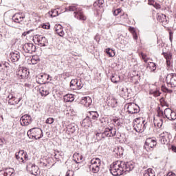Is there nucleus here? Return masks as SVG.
<instances>
[{
  "instance_id": "obj_1",
  "label": "nucleus",
  "mask_w": 176,
  "mask_h": 176,
  "mask_svg": "<svg viewBox=\"0 0 176 176\" xmlns=\"http://www.w3.org/2000/svg\"><path fill=\"white\" fill-rule=\"evenodd\" d=\"M65 12H74L75 19L77 20H80L81 21H86L87 18L85 16L83 13V10L82 8L78 6L76 4H72L69 7L65 8Z\"/></svg>"
},
{
  "instance_id": "obj_2",
  "label": "nucleus",
  "mask_w": 176,
  "mask_h": 176,
  "mask_svg": "<svg viewBox=\"0 0 176 176\" xmlns=\"http://www.w3.org/2000/svg\"><path fill=\"white\" fill-rule=\"evenodd\" d=\"M116 135V129L110 126L109 128H106L103 131H99L96 133V138L98 141H101L102 138H105L106 137H114Z\"/></svg>"
},
{
  "instance_id": "obj_3",
  "label": "nucleus",
  "mask_w": 176,
  "mask_h": 176,
  "mask_svg": "<svg viewBox=\"0 0 176 176\" xmlns=\"http://www.w3.org/2000/svg\"><path fill=\"white\" fill-rule=\"evenodd\" d=\"M133 130L136 133H144L146 126H148V122L144 120L142 118H138L133 120Z\"/></svg>"
},
{
  "instance_id": "obj_4",
  "label": "nucleus",
  "mask_w": 176,
  "mask_h": 176,
  "mask_svg": "<svg viewBox=\"0 0 176 176\" xmlns=\"http://www.w3.org/2000/svg\"><path fill=\"white\" fill-rule=\"evenodd\" d=\"M110 173L113 176L123 175L124 172L121 161H117L111 165Z\"/></svg>"
},
{
  "instance_id": "obj_5",
  "label": "nucleus",
  "mask_w": 176,
  "mask_h": 176,
  "mask_svg": "<svg viewBox=\"0 0 176 176\" xmlns=\"http://www.w3.org/2000/svg\"><path fill=\"white\" fill-rule=\"evenodd\" d=\"M29 138H35V140H41L43 137V131L41 128H32L28 131L27 133Z\"/></svg>"
},
{
  "instance_id": "obj_6",
  "label": "nucleus",
  "mask_w": 176,
  "mask_h": 176,
  "mask_svg": "<svg viewBox=\"0 0 176 176\" xmlns=\"http://www.w3.org/2000/svg\"><path fill=\"white\" fill-rule=\"evenodd\" d=\"M101 166V160L99 158H93L91 160V165L89 166L90 170L94 174H97L100 171Z\"/></svg>"
},
{
  "instance_id": "obj_7",
  "label": "nucleus",
  "mask_w": 176,
  "mask_h": 176,
  "mask_svg": "<svg viewBox=\"0 0 176 176\" xmlns=\"http://www.w3.org/2000/svg\"><path fill=\"white\" fill-rule=\"evenodd\" d=\"M157 145V142L155 139L148 138L146 140V142L144 143V148L147 151V152H149L153 149L154 146H156Z\"/></svg>"
},
{
  "instance_id": "obj_8",
  "label": "nucleus",
  "mask_w": 176,
  "mask_h": 176,
  "mask_svg": "<svg viewBox=\"0 0 176 176\" xmlns=\"http://www.w3.org/2000/svg\"><path fill=\"white\" fill-rule=\"evenodd\" d=\"M16 75L18 79H25L30 75V72L25 67H19L16 72Z\"/></svg>"
},
{
  "instance_id": "obj_9",
  "label": "nucleus",
  "mask_w": 176,
  "mask_h": 176,
  "mask_svg": "<svg viewBox=\"0 0 176 176\" xmlns=\"http://www.w3.org/2000/svg\"><path fill=\"white\" fill-rule=\"evenodd\" d=\"M166 82L170 87H176V74H168L166 77Z\"/></svg>"
},
{
  "instance_id": "obj_10",
  "label": "nucleus",
  "mask_w": 176,
  "mask_h": 176,
  "mask_svg": "<svg viewBox=\"0 0 176 176\" xmlns=\"http://www.w3.org/2000/svg\"><path fill=\"white\" fill-rule=\"evenodd\" d=\"M15 157L17 160L21 162V163H25L28 160V154L24 152L23 150H21L15 153Z\"/></svg>"
},
{
  "instance_id": "obj_11",
  "label": "nucleus",
  "mask_w": 176,
  "mask_h": 176,
  "mask_svg": "<svg viewBox=\"0 0 176 176\" xmlns=\"http://www.w3.org/2000/svg\"><path fill=\"white\" fill-rule=\"evenodd\" d=\"M23 50L25 53L32 54L34 52L36 51V46H35L34 43H28L23 46Z\"/></svg>"
},
{
  "instance_id": "obj_12",
  "label": "nucleus",
  "mask_w": 176,
  "mask_h": 176,
  "mask_svg": "<svg viewBox=\"0 0 176 176\" xmlns=\"http://www.w3.org/2000/svg\"><path fill=\"white\" fill-rule=\"evenodd\" d=\"M34 39H36L39 46L45 47L49 44V40L42 35H36Z\"/></svg>"
},
{
  "instance_id": "obj_13",
  "label": "nucleus",
  "mask_w": 176,
  "mask_h": 176,
  "mask_svg": "<svg viewBox=\"0 0 176 176\" xmlns=\"http://www.w3.org/2000/svg\"><path fill=\"white\" fill-rule=\"evenodd\" d=\"M126 108L128 109V112L129 113H138L140 112V107L137 105L135 103H128L126 104Z\"/></svg>"
},
{
  "instance_id": "obj_14",
  "label": "nucleus",
  "mask_w": 176,
  "mask_h": 176,
  "mask_svg": "<svg viewBox=\"0 0 176 176\" xmlns=\"http://www.w3.org/2000/svg\"><path fill=\"white\" fill-rule=\"evenodd\" d=\"M20 123L21 126H28L32 123L31 116L24 115L21 118Z\"/></svg>"
},
{
  "instance_id": "obj_15",
  "label": "nucleus",
  "mask_w": 176,
  "mask_h": 176,
  "mask_svg": "<svg viewBox=\"0 0 176 176\" xmlns=\"http://www.w3.org/2000/svg\"><path fill=\"white\" fill-rule=\"evenodd\" d=\"M26 168L28 171H30V173L32 174V175H36V174H38V170H39L38 166L32 164L31 162H29L27 164Z\"/></svg>"
},
{
  "instance_id": "obj_16",
  "label": "nucleus",
  "mask_w": 176,
  "mask_h": 176,
  "mask_svg": "<svg viewBox=\"0 0 176 176\" xmlns=\"http://www.w3.org/2000/svg\"><path fill=\"white\" fill-rule=\"evenodd\" d=\"M121 167H122L123 173L134 170V164H133L132 162H124L123 161H121Z\"/></svg>"
},
{
  "instance_id": "obj_17",
  "label": "nucleus",
  "mask_w": 176,
  "mask_h": 176,
  "mask_svg": "<svg viewBox=\"0 0 176 176\" xmlns=\"http://www.w3.org/2000/svg\"><path fill=\"white\" fill-rule=\"evenodd\" d=\"M0 176H14V169L13 168H6L0 170Z\"/></svg>"
},
{
  "instance_id": "obj_18",
  "label": "nucleus",
  "mask_w": 176,
  "mask_h": 176,
  "mask_svg": "<svg viewBox=\"0 0 176 176\" xmlns=\"http://www.w3.org/2000/svg\"><path fill=\"white\" fill-rule=\"evenodd\" d=\"M170 137H171V135L168 132H164L160 134V141L161 144H163L164 145L166 144L167 141L170 140Z\"/></svg>"
},
{
  "instance_id": "obj_19",
  "label": "nucleus",
  "mask_w": 176,
  "mask_h": 176,
  "mask_svg": "<svg viewBox=\"0 0 176 176\" xmlns=\"http://www.w3.org/2000/svg\"><path fill=\"white\" fill-rule=\"evenodd\" d=\"M10 60L12 63H17L20 60V53L19 51H14L10 54Z\"/></svg>"
},
{
  "instance_id": "obj_20",
  "label": "nucleus",
  "mask_w": 176,
  "mask_h": 176,
  "mask_svg": "<svg viewBox=\"0 0 176 176\" xmlns=\"http://www.w3.org/2000/svg\"><path fill=\"white\" fill-rule=\"evenodd\" d=\"M157 21H160V23H162V25L164 27L165 25H167L168 23V21L167 20V16L164 14H160L157 16Z\"/></svg>"
},
{
  "instance_id": "obj_21",
  "label": "nucleus",
  "mask_w": 176,
  "mask_h": 176,
  "mask_svg": "<svg viewBox=\"0 0 176 176\" xmlns=\"http://www.w3.org/2000/svg\"><path fill=\"white\" fill-rule=\"evenodd\" d=\"M50 78V75L47 74H41L38 76V78L36 80L37 83L39 85H43L47 80H49V78Z\"/></svg>"
},
{
  "instance_id": "obj_22",
  "label": "nucleus",
  "mask_w": 176,
  "mask_h": 176,
  "mask_svg": "<svg viewBox=\"0 0 176 176\" xmlns=\"http://www.w3.org/2000/svg\"><path fill=\"white\" fill-rule=\"evenodd\" d=\"M107 104L109 107H111V108H116L118 107V100H116V98H113V96H109L107 98Z\"/></svg>"
},
{
  "instance_id": "obj_23",
  "label": "nucleus",
  "mask_w": 176,
  "mask_h": 176,
  "mask_svg": "<svg viewBox=\"0 0 176 176\" xmlns=\"http://www.w3.org/2000/svg\"><path fill=\"white\" fill-rule=\"evenodd\" d=\"M162 54L166 59V65L168 68H170L172 60H173V55H171L170 53H166V52H163Z\"/></svg>"
},
{
  "instance_id": "obj_24",
  "label": "nucleus",
  "mask_w": 176,
  "mask_h": 176,
  "mask_svg": "<svg viewBox=\"0 0 176 176\" xmlns=\"http://www.w3.org/2000/svg\"><path fill=\"white\" fill-rule=\"evenodd\" d=\"M25 19V16H21L20 13L15 14L12 16V20L14 23H17L18 24H20L23 20Z\"/></svg>"
},
{
  "instance_id": "obj_25",
  "label": "nucleus",
  "mask_w": 176,
  "mask_h": 176,
  "mask_svg": "<svg viewBox=\"0 0 176 176\" xmlns=\"http://www.w3.org/2000/svg\"><path fill=\"white\" fill-rule=\"evenodd\" d=\"M93 102V100H91V98L89 96H86L82 98L81 103L85 104V107L87 108L90 107Z\"/></svg>"
},
{
  "instance_id": "obj_26",
  "label": "nucleus",
  "mask_w": 176,
  "mask_h": 176,
  "mask_svg": "<svg viewBox=\"0 0 176 176\" xmlns=\"http://www.w3.org/2000/svg\"><path fill=\"white\" fill-rule=\"evenodd\" d=\"M89 116H88L92 123L93 122H96V120H97V119H98V117L100 116V115H98V113L97 111H89Z\"/></svg>"
},
{
  "instance_id": "obj_27",
  "label": "nucleus",
  "mask_w": 176,
  "mask_h": 176,
  "mask_svg": "<svg viewBox=\"0 0 176 176\" xmlns=\"http://www.w3.org/2000/svg\"><path fill=\"white\" fill-rule=\"evenodd\" d=\"M91 120L88 116H87V117L81 122V126L82 127H90V126H91Z\"/></svg>"
},
{
  "instance_id": "obj_28",
  "label": "nucleus",
  "mask_w": 176,
  "mask_h": 176,
  "mask_svg": "<svg viewBox=\"0 0 176 176\" xmlns=\"http://www.w3.org/2000/svg\"><path fill=\"white\" fill-rule=\"evenodd\" d=\"M55 32L59 35V36H64V30L61 25H56L55 26Z\"/></svg>"
},
{
  "instance_id": "obj_29",
  "label": "nucleus",
  "mask_w": 176,
  "mask_h": 176,
  "mask_svg": "<svg viewBox=\"0 0 176 176\" xmlns=\"http://www.w3.org/2000/svg\"><path fill=\"white\" fill-rule=\"evenodd\" d=\"M118 87H119V93H120L121 96L124 97L129 96V89L122 86H118Z\"/></svg>"
},
{
  "instance_id": "obj_30",
  "label": "nucleus",
  "mask_w": 176,
  "mask_h": 176,
  "mask_svg": "<svg viewBox=\"0 0 176 176\" xmlns=\"http://www.w3.org/2000/svg\"><path fill=\"white\" fill-rule=\"evenodd\" d=\"M76 129H78V126L75 124H70L67 126V131L72 134L76 131Z\"/></svg>"
},
{
  "instance_id": "obj_31",
  "label": "nucleus",
  "mask_w": 176,
  "mask_h": 176,
  "mask_svg": "<svg viewBox=\"0 0 176 176\" xmlns=\"http://www.w3.org/2000/svg\"><path fill=\"white\" fill-rule=\"evenodd\" d=\"M63 98L66 102H72L75 100L74 95L69 94L65 95Z\"/></svg>"
},
{
  "instance_id": "obj_32",
  "label": "nucleus",
  "mask_w": 176,
  "mask_h": 176,
  "mask_svg": "<svg viewBox=\"0 0 176 176\" xmlns=\"http://www.w3.org/2000/svg\"><path fill=\"white\" fill-rule=\"evenodd\" d=\"M40 93L42 97H46V96H48L49 94V89H47V87H42L40 88Z\"/></svg>"
},
{
  "instance_id": "obj_33",
  "label": "nucleus",
  "mask_w": 176,
  "mask_h": 176,
  "mask_svg": "<svg viewBox=\"0 0 176 176\" xmlns=\"http://www.w3.org/2000/svg\"><path fill=\"white\" fill-rule=\"evenodd\" d=\"M111 80L113 83H119V82H120V76L113 74L111 76Z\"/></svg>"
},
{
  "instance_id": "obj_34",
  "label": "nucleus",
  "mask_w": 176,
  "mask_h": 176,
  "mask_svg": "<svg viewBox=\"0 0 176 176\" xmlns=\"http://www.w3.org/2000/svg\"><path fill=\"white\" fill-rule=\"evenodd\" d=\"M144 176H155V170L152 168H148L144 171Z\"/></svg>"
},
{
  "instance_id": "obj_35",
  "label": "nucleus",
  "mask_w": 176,
  "mask_h": 176,
  "mask_svg": "<svg viewBox=\"0 0 176 176\" xmlns=\"http://www.w3.org/2000/svg\"><path fill=\"white\" fill-rule=\"evenodd\" d=\"M172 112L173 111L171 110V109L170 108L165 109L164 111V115L165 118H167L168 119L169 117L171 116Z\"/></svg>"
},
{
  "instance_id": "obj_36",
  "label": "nucleus",
  "mask_w": 176,
  "mask_h": 176,
  "mask_svg": "<svg viewBox=\"0 0 176 176\" xmlns=\"http://www.w3.org/2000/svg\"><path fill=\"white\" fill-rule=\"evenodd\" d=\"M121 23H128L129 22V15L127 14H123L120 16Z\"/></svg>"
},
{
  "instance_id": "obj_37",
  "label": "nucleus",
  "mask_w": 176,
  "mask_h": 176,
  "mask_svg": "<svg viewBox=\"0 0 176 176\" xmlns=\"http://www.w3.org/2000/svg\"><path fill=\"white\" fill-rule=\"evenodd\" d=\"M157 116L160 118V119H163L164 120V113L162 109H160V107L157 108Z\"/></svg>"
},
{
  "instance_id": "obj_38",
  "label": "nucleus",
  "mask_w": 176,
  "mask_h": 176,
  "mask_svg": "<svg viewBox=\"0 0 176 176\" xmlns=\"http://www.w3.org/2000/svg\"><path fill=\"white\" fill-rule=\"evenodd\" d=\"M102 5H104V0H97L94 3V6L96 8L98 6V8H102Z\"/></svg>"
},
{
  "instance_id": "obj_39",
  "label": "nucleus",
  "mask_w": 176,
  "mask_h": 176,
  "mask_svg": "<svg viewBox=\"0 0 176 176\" xmlns=\"http://www.w3.org/2000/svg\"><path fill=\"white\" fill-rule=\"evenodd\" d=\"M156 63L153 62H151L148 65V68H150L151 72H155V71H156Z\"/></svg>"
},
{
  "instance_id": "obj_40",
  "label": "nucleus",
  "mask_w": 176,
  "mask_h": 176,
  "mask_svg": "<svg viewBox=\"0 0 176 176\" xmlns=\"http://www.w3.org/2000/svg\"><path fill=\"white\" fill-rule=\"evenodd\" d=\"M83 87V83L80 80L77 79V83L76 84V87L73 88L74 89L80 90Z\"/></svg>"
},
{
  "instance_id": "obj_41",
  "label": "nucleus",
  "mask_w": 176,
  "mask_h": 176,
  "mask_svg": "<svg viewBox=\"0 0 176 176\" xmlns=\"http://www.w3.org/2000/svg\"><path fill=\"white\" fill-rule=\"evenodd\" d=\"M105 52L109 57H113L115 56V52L113 49L107 48L105 50Z\"/></svg>"
},
{
  "instance_id": "obj_42",
  "label": "nucleus",
  "mask_w": 176,
  "mask_h": 176,
  "mask_svg": "<svg viewBox=\"0 0 176 176\" xmlns=\"http://www.w3.org/2000/svg\"><path fill=\"white\" fill-rule=\"evenodd\" d=\"M49 14H50L51 17H57V16H58L59 14L57 9H54L49 12Z\"/></svg>"
},
{
  "instance_id": "obj_43",
  "label": "nucleus",
  "mask_w": 176,
  "mask_h": 176,
  "mask_svg": "<svg viewBox=\"0 0 176 176\" xmlns=\"http://www.w3.org/2000/svg\"><path fill=\"white\" fill-rule=\"evenodd\" d=\"M39 62V58L38 56H32L31 59V63L33 65H35V64H38Z\"/></svg>"
},
{
  "instance_id": "obj_44",
  "label": "nucleus",
  "mask_w": 176,
  "mask_h": 176,
  "mask_svg": "<svg viewBox=\"0 0 176 176\" xmlns=\"http://www.w3.org/2000/svg\"><path fill=\"white\" fill-rule=\"evenodd\" d=\"M163 122H164V120L163 118H160V121L158 122H155V126H157L158 129L162 128V126H163Z\"/></svg>"
},
{
  "instance_id": "obj_45",
  "label": "nucleus",
  "mask_w": 176,
  "mask_h": 176,
  "mask_svg": "<svg viewBox=\"0 0 176 176\" xmlns=\"http://www.w3.org/2000/svg\"><path fill=\"white\" fill-rule=\"evenodd\" d=\"M78 83V79H73L70 82V87L75 89L76 84Z\"/></svg>"
},
{
  "instance_id": "obj_46",
  "label": "nucleus",
  "mask_w": 176,
  "mask_h": 176,
  "mask_svg": "<svg viewBox=\"0 0 176 176\" xmlns=\"http://www.w3.org/2000/svg\"><path fill=\"white\" fill-rule=\"evenodd\" d=\"M45 123L47 124H53V123H54V118H48L46 120Z\"/></svg>"
},
{
  "instance_id": "obj_47",
  "label": "nucleus",
  "mask_w": 176,
  "mask_h": 176,
  "mask_svg": "<svg viewBox=\"0 0 176 176\" xmlns=\"http://www.w3.org/2000/svg\"><path fill=\"white\" fill-rule=\"evenodd\" d=\"M162 91H164V93H173V90H170L168 89L166 86L162 85Z\"/></svg>"
},
{
  "instance_id": "obj_48",
  "label": "nucleus",
  "mask_w": 176,
  "mask_h": 176,
  "mask_svg": "<svg viewBox=\"0 0 176 176\" xmlns=\"http://www.w3.org/2000/svg\"><path fill=\"white\" fill-rule=\"evenodd\" d=\"M168 120H175L176 119V113L175 111H172V113H170V116L169 118H168Z\"/></svg>"
},
{
  "instance_id": "obj_49",
  "label": "nucleus",
  "mask_w": 176,
  "mask_h": 176,
  "mask_svg": "<svg viewBox=\"0 0 176 176\" xmlns=\"http://www.w3.org/2000/svg\"><path fill=\"white\" fill-rule=\"evenodd\" d=\"M151 93L154 96V97H159V96H160L161 94L160 91L159 89L153 91Z\"/></svg>"
},
{
  "instance_id": "obj_50",
  "label": "nucleus",
  "mask_w": 176,
  "mask_h": 176,
  "mask_svg": "<svg viewBox=\"0 0 176 176\" xmlns=\"http://www.w3.org/2000/svg\"><path fill=\"white\" fill-rule=\"evenodd\" d=\"M131 32L133 36V39H135V41H137V39H138V36L137 35V32H135L134 28H132Z\"/></svg>"
},
{
  "instance_id": "obj_51",
  "label": "nucleus",
  "mask_w": 176,
  "mask_h": 176,
  "mask_svg": "<svg viewBox=\"0 0 176 176\" xmlns=\"http://www.w3.org/2000/svg\"><path fill=\"white\" fill-rule=\"evenodd\" d=\"M14 98V96H13V95H9L8 96V103L10 104V105H13V98Z\"/></svg>"
},
{
  "instance_id": "obj_52",
  "label": "nucleus",
  "mask_w": 176,
  "mask_h": 176,
  "mask_svg": "<svg viewBox=\"0 0 176 176\" xmlns=\"http://www.w3.org/2000/svg\"><path fill=\"white\" fill-rule=\"evenodd\" d=\"M20 101H21V98L16 99V97H14V98L12 99L13 105H14V104H19Z\"/></svg>"
},
{
  "instance_id": "obj_53",
  "label": "nucleus",
  "mask_w": 176,
  "mask_h": 176,
  "mask_svg": "<svg viewBox=\"0 0 176 176\" xmlns=\"http://www.w3.org/2000/svg\"><path fill=\"white\" fill-rule=\"evenodd\" d=\"M121 12L122 10L120 8H118L113 11V16H118V14H119V13H120Z\"/></svg>"
},
{
  "instance_id": "obj_54",
  "label": "nucleus",
  "mask_w": 176,
  "mask_h": 176,
  "mask_svg": "<svg viewBox=\"0 0 176 176\" xmlns=\"http://www.w3.org/2000/svg\"><path fill=\"white\" fill-rule=\"evenodd\" d=\"M153 6L155 9H161L162 8V6H160V4L157 2H155V3H154V5Z\"/></svg>"
},
{
  "instance_id": "obj_55",
  "label": "nucleus",
  "mask_w": 176,
  "mask_h": 176,
  "mask_svg": "<svg viewBox=\"0 0 176 176\" xmlns=\"http://www.w3.org/2000/svg\"><path fill=\"white\" fill-rule=\"evenodd\" d=\"M117 155H118L119 156L123 155V148L122 147L118 148V152L117 153Z\"/></svg>"
},
{
  "instance_id": "obj_56",
  "label": "nucleus",
  "mask_w": 176,
  "mask_h": 176,
  "mask_svg": "<svg viewBox=\"0 0 176 176\" xmlns=\"http://www.w3.org/2000/svg\"><path fill=\"white\" fill-rule=\"evenodd\" d=\"M155 3L156 1H155V0H148V5L151 6H153Z\"/></svg>"
},
{
  "instance_id": "obj_57",
  "label": "nucleus",
  "mask_w": 176,
  "mask_h": 176,
  "mask_svg": "<svg viewBox=\"0 0 176 176\" xmlns=\"http://www.w3.org/2000/svg\"><path fill=\"white\" fill-rule=\"evenodd\" d=\"M3 67H5L6 68H9V67H10V64H9V63H8V62H4V63H3Z\"/></svg>"
},
{
  "instance_id": "obj_58",
  "label": "nucleus",
  "mask_w": 176,
  "mask_h": 176,
  "mask_svg": "<svg viewBox=\"0 0 176 176\" xmlns=\"http://www.w3.org/2000/svg\"><path fill=\"white\" fill-rule=\"evenodd\" d=\"M42 28H44L45 30H49V28H50V25L44 24L43 25Z\"/></svg>"
},
{
  "instance_id": "obj_59",
  "label": "nucleus",
  "mask_w": 176,
  "mask_h": 176,
  "mask_svg": "<svg viewBox=\"0 0 176 176\" xmlns=\"http://www.w3.org/2000/svg\"><path fill=\"white\" fill-rule=\"evenodd\" d=\"M31 31H32V30H28L26 32H23V36H25V35H28V34H30V32H31Z\"/></svg>"
},
{
  "instance_id": "obj_60",
  "label": "nucleus",
  "mask_w": 176,
  "mask_h": 176,
  "mask_svg": "<svg viewBox=\"0 0 176 176\" xmlns=\"http://www.w3.org/2000/svg\"><path fill=\"white\" fill-rule=\"evenodd\" d=\"M167 176H176V175H175V173L173 172H170L168 173Z\"/></svg>"
},
{
  "instance_id": "obj_61",
  "label": "nucleus",
  "mask_w": 176,
  "mask_h": 176,
  "mask_svg": "<svg viewBox=\"0 0 176 176\" xmlns=\"http://www.w3.org/2000/svg\"><path fill=\"white\" fill-rule=\"evenodd\" d=\"M141 56H142V59L145 60L146 55H145V54H144V53H141Z\"/></svg>"
},
{
  "instance_id": "obj_62",
  "label": "nucleus",
  "mask_w": 176,
  "mask_h": 176,
  "mask_svg": "<svg viewBox=\"0 0 176 176\" xmlns=\"http://www.w3.org/2000/svg\"><path fill=\"white\" fill-rule=\"evenodd\" d=\"M77 156L80 157V162H82V160L83 159V156L80 155L79 153H77Z\"/></svg>"
},
{
  "instance_id": "obj_63",
  "label": "nucleus",
  "mask_w": 176,
  "mask_h": 176,
  "mask_svg": "<svg viewBox=\"0 0 176 176\" xmlns=\"http://www.w3.org/2000/svg\"><path fill=\"white\" fill-rule=\"evenodd\" d=\"M169 39L170 42L173 41V34H171V32L169 33Z\"/></svg>"
},
{
  "instance_id": "obj_64",
  "label": "nucleus",
  "mask_w": 176,
  "mask_h": 176,
  "mask_svg": "<svg viewBox=\"0 0 176 176\" xmlns=\"http://www.w3.org/2000/svg\"><path fill=\"white\" fill-rule=\"evenodd\" d=\"M172 151L173 152H175L176 153V146H172Z\"/></svg>"
}]
</instances>
